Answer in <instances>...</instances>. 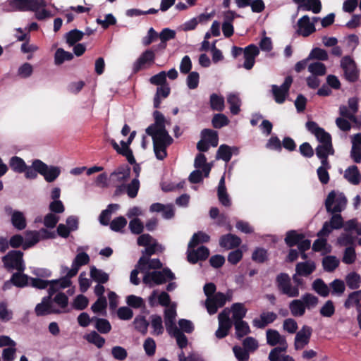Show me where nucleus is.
Returning <instances> with one entry per match:
<instances>
[{"instance_id":"1","label":"nucleus","mask_w":361,"mask_h":361,"mask_svg":"<svg viewBox=\"0 0 361 361\" xmlns=\"http://www.w3.org/2000/svg\"><path fill=\"white\" fill-rule=\"evenodd\" d=\"M329 221L324 224L322 229L319 232L318 235L326 236L334 229H339L344 227L345 233H342L337 240L338 243L341 246L351 245L354 243L355 238L353 235L355 231L357 235H361V224L355 219H351L343 224L341 214L334 213Z\"/></svg>"},{"instance_id":"2","label":"nucleus","mask_w":361,"mask_h":361,"mask_svg":"<svg viewBox=\"0 0 361 361\" xmlns=\"http://www.w3.org/2000/svg\"><path fill=\"white\" fill-rule=\"evenodd\" d=\"M154 123L146 129V133L153 140L154 151L158 159H163L166 156V147L173 141L166 130V123L164 116L158 111L154 112Z\"/></svg>"},{"instance_id":"3","label":"nucleus","mask_w":361,"mask_h":361,"mask_svg":"<svg viewBox=\"0 0 361 361\" xmlns=\"http://www.w3.org/2000/svg\"><path fill=\"white\" fill-rule=\"evenodd\" d=\"M143 255L138 261L137 268L140 272L144 273L143 283L149 286L153 287L162 284L167 280L174 279L173 274L169 269H164L162 271H149L150 269H160L162 266L159 259H149Z\"/></svg>"},{"instance_id":"4","label":"nucleus","mask_w":361,"mask_h":361,"mask_svg":"<svg viewBox=\"0 0 361 361\" xmlns=\"http://www.w3.org/2000/svg\"><path fill=\"white\" fill-rule=\"evenodd\" d=\"M9 5L11 11H35L38 20H44L53 16V14L44 8V0H10Z\"/></svg>"},{"instance_id":"5","label":"nucleus","mask_w":361,"mask_h":361,"mask_svg":"<svg viewBox=\"0 0 361 361\" xmlns=\"http://www.w3.org/2000/svg\"><path fill=\"white\" fill-rule=\"evenodd\" d=\"M347 199L342 192L333 190L330 192L325 201L326 211L329 213H340L345 209Z\"/></svg>"},{"instance_id":"6","label":"nucleus","mask_w":361,"mask_h":361,"mask_svg":"<svg viewBox=\"0 0 361 361\" xmlns=\"http://www.w3.org/2000/svg\"><path fill=\"white\" fill-rule=\"evenodd\" d=\"M233 292L232 290H228L226 293H216L213 296L207 298L205 307L209 314H215L218 309L223 307L227 301H231L233 298Z\"/></svg>"},{"instance_id":"7","label":"nucleus","mask_w":361,"mask_h":361,"mask_svg":"<svg viewBox=\"0 0 361 361\" xmlns=\"http://www.w3.org/2000/svg\"><path fill=\"white\" fill-rule=\"evenodd\" d=\"M61 274L63 275V277L59 280L53 281L51 283V286L49 287V293L50 295H54L58 291L64 289L71 286V278L75 276L78 273L73 274V264L71 268H68L66 266L61 267Z\"/></svg>"},{"instance_id":"8","label":"nucleus","mask_w":361,"mask_h":361,"mask_svg":"<svg viewBox=\"0 0 361 361\" xmlns=\"http://www.w3.org/2000/svg\"><path fill=\"white\" fill-rule=\"evenodd\" d=\"M23 252L17 250L10 251L3 257L2 261L5 267L8 269H16L18 271H23L25 265L23 259Z\"/></svg>"},{"instance_id":"9","label":"nucleus","mask_w":361,"mask_h":361,"mask_svg":"<svg viewBox=\"0 0 361 361\" xmlns=\"http://www.w3.org/2000/svg\"><path fill=\"white\" fill-rule=\"evenodd\" d=\"M276 283L279 290L289 298L299 296L300 291L298 286L293 285L289 276L287 274H280L276 277Z\"/></svg>"},{"instance_id":"10","label":"nucleus","mask_w":361,"mask_h":361,"mask_svg":"<svg viewBox=\"0 0 361 361\" xmlns=\"http://www.w3.org/2000/svg\"><path fill=\"white\" fill-rule=\"evenodd\" d=\"M137 244L140 246L145 247L142 254L147 256H151L157 252H161L163 250L162 247L149 234L140 235L137 238Z\"/></svg>"},{"instance_id":"11","label":"nucleus","mask_w":361,"mask_h":361,"mask_svg":"<svg viewBox=\"0 0 361 361\" xmlns=\"http://www.w3.org/2000/svg\"><path fill=\"white\" fill-rule=\"evenodd\" d=\"M219 327L215 332V336L218 338H223L228 334L229 329L232 326V322L229 317V310L224 309L218 317Z\"/></svg>"},{"instance_id":"12","label":"nucleus","mask_w":361,"mask_h":361,"mask_svg":"<svg viewBox=\"0 0 361 361\" xmlns=\"http://www.w3.org/2000/svg\"><path fill=\"white\" fill-rule=\"evenodd\" d=\"M135 134V131L131 132L127 142L121 141V146H119L114 140H110V143L112 145L114 149L119 154L125 156L130 163H133L135 161L133 153L129 149V145L133 140Z\"/></svg>"},{"instance_id":"13","label":"nucleus","mask_w":361,"mask_h":361,"mask_svg":"<svg viewBox=\"0 0 361 361\" xmlns=\"http://www.w3.org/2000/svg\"><path fill=\"white\" fill-rule=\"evenodd\" d=\"M140 188V181L138 178H135L128 184H121L117 185L114 195L119 196L123 193H126L130 198H135Z\"/></svg>"},{"instance_id":"14","label":"nucleus","mask_w":361,"mask_h":361,"mask_svg":"<svg viewBox=\"0 0 361 361\" xmlns=\"http://www.w3.org/2000/svg\"><path fill=\"white\" fill-rule=\"evenodd\" d=\"M306 127L309 131L314 135L319 142V145L331 143V137L330 134L326 132L323 128L319 127L315 122H307Z\"/></svg>"},{"instance_id":"15","label":"nucleus","mask_w":361,"mask_h":361,"mask_svg":"<svg viewBox=\"0 0 361 361\" xmlns=\"http://www.w3.org/2000/svg\"><path fill=\"white\" fill-rule=\"evenodd\" d=\"M292 82V78L290 76H288L280 87L275 85H272L273 94L274 96L275 101L277 103L281 104L285 101Z\"/></svg>"},{"instance_id":"16","label":"nucleus","mask_w":361,"mask_h":361,"mask_svg":"<svg viewBox=\"0 0 361 361\" xmlns=\"http://www.w3.org/2000/svg\"><path fill=\"white\" fill-rule=\"evenodd\" d=\"M316 30L314 22H311L308 16L300 18L297 23L296 33L302 37H307Z\"/></svg>"},{"instance_id":"17","label":"nucleus","mask_w":361,"mask_h":361,"mask_svg":"<svg viewBox=\"0 0 361 361\" xmlns=\"http://www.w3.org/2000/svg\"><path fill=\"white\" fill-rule=\"evenodd\" d=\"M341 65L344 71L345 77L348 80L354 82L357 79L358 72L355 63L350 57H343Z\"/></svg>"},{"instance_id":"18","label":"nucleus","mask_w":361,"mask_h":361,"mask_svg":"<svg viewBox=\"0 0 361 361\" xmlns=\"http://www.w3.org/2000/svg\"><path fill=\"white\" fill-rule=\"evenodd\" d=\"M39 166L40 167H37L39 170V174L48 183L54 182L61 173V169L59 166H48L43 161H42V164H39Z\"/></svg>"},{"instance_id":"19","label":"nucleus","mask_w":361,"mask_h":361,"mask_svg":"<svg viewBox=\"0 0 361 361\" xmlns=\"http://www.w3.org/2000/svg\"><path fill=\"white\" fill-rule=\"evenodd\" d=\"M130 175V169L128 166H119L116 170L110 174V181L117 185L127 181Z\"/></svg>"},{"instance_id":"20","label":"nucleus","mask_w":361,"mask_h":361,"mask_svg":"<svg viewBox=\"0 0 361 361\" xmlns=\"http://www.w3.org/2000/svg\"><path fill=\"white\" fill-rule=\"evenodd\" d=\"M245 61L243 67L247 70H250L255 65V58L259 54V48L255 44H250L243 49Z\"/></svg>"},{"instance_id":"21","label":"nucleus","mask_w":361,"mask_h":361,"mask_svg":"<svg viewBox=\"0 0 361 361\" xmlns=\"http://www.w3.org/2000/svg\"><path fill=\"white\" fill-rule=\"evenodd\" d=\"M49 297L43 298L42 302L37 305L35 307V312L37 315H46L52 313H59V310L56 308L51 300V297L53 295L49 293Z\"/></svg>"},{"instance_id":"22","label":"nucleus","mask_w":361,"mask_h":361,"mask_svg":"<svg viewBox=\"0 0 361 361\" xmlns=\"http://www.w3.org/2000/svg\"><path fill=\"white\" fill-rule=\"evenodd\" d=\"M312 334V329L307 326H303L302 329L297 332L295 338V348L297 350L302 349L310 341Z\"/></svg>"},{"instance_id":"23","label":"nucleus","mask_w":361,"mask_h":361,"mask_svg":"<svg viewBox=\"0 0 361 361\" xmlns=\"http://www.w3.org/2000/svg\"><path fill=\"white\" fill-rule=\"evenodd\" d=\"M6 211L10 215L11 224L15 228L19 231L25 228L26 219L22 212L13 210L11 207L6 208Z\"/></svg>"},{"instance_id":"24","label":"nucleus","mask_w":361,"mask_h":361,"mask_svg":"<svg viewBox=\"0 0 361 361\" xmlns=\"http://www.w3.org/2000/svg\"><path fill=\"white\" fill-rule=\"evenodd\" d=\"M209 255V251L204 246H201L197 250H194V247H190V245H188V260L190 263L195 264L199 260H204L208 257Z\"/></svg>"},{"instance_id":"25","label":"nucleus","mask_w":361,"mask_h":361,"mask_svg":"<svg viewBox=\"0 0 361 361\" xmlns=\"http://www.w3.org/2000/svg\"><path fill=\"white\" fill-rule=\"evenodd\" d=\"M267 342L271 346L279 345V347L288 348V344L284 336L274 329H269L266 332Z\"/></svg>"},{"instance_id":"26","label":"nucleus","mask_w":361,"mask_h":361,"mask_svg":"<svg viewBox=\"0 0 361 361\" xmlns=\"http://www.w3.org/2000/svg\"><path fill=\"white\" fill-rule=\"evenodd\" d=\"M176 317V305H172L166 307L164 311V322L167 332H171L178 329L175 320Z\"/></svg>"},{"instance_id":"27","label":"nucleus","mask_w":361,"mask_h":361,"mask_svg":"<svg viewBox=\"0 0 361 361\" xmlns=\"http://www.w3.org/2000/svg\"><path fill=\"white\" fill-rule=\"evenodd\" d=\"M155 59V54L152 50H146L143 52L134 63L133 68L138 71L146 65L152 64Z\"/></svg>"},{"instance_id":"28","label":"nucleus","mask_w":361,"mask_h":361,"mask_svg":"<svg viewBox=\"0 0 361 361\" xmlns=\"http://www.w3.org/2000/svg\"><path fill=\"white\" fill-rule=\"evenodd\" d=\"M299 4L298 8L303 11H312L314 13H319L322 8L319 0H293Z\"/></svg>"},{"instance_id":"29","label":"nucleus","mask_w":361,"mask_h":361,"mask_svg":"<svg viewBox=\"0 0 361 361\" xmlns=\"http://www.w3.org/2000/svg\"><path fill=\"white\" fill-rule=\"evenodd\" d=\"M334 151L332 143L319 145L316 148V155L321 159V163L326 165L328 161V156L332 155Z\"/></svg>"},{"instance_id":"30","label":"nucleus","mask_w":361,"mask_h":361,"mask_svg":"<svg viewBox=\"0 0 361 361\" xmlns=\"http://www.w3.org/2000/svg\"><path fill=\"white\" fill-rule=\"evenodd\" d=\"M276 318L277 314L273 312H262L259 318H255L253 320V325L257 328H264L274 322Z\"/></svg>"},{"instance_id":"31","label":"nucleus","mask_w":361,"mask_h":361,"mask_svg":"<svg viewBox=\"0 0 361 361\" xmlns=\"http://www.w3.org/2000/svg\"><path fill=\"white\" fill-rule=\"evenodd\" d=\"M150 211L152 212H162L164 219H169L174 216V210L171 204H162L154 203L150 206Z\"/></svg>"},{"instance_id":"32","label":"nucleus","mask_w":361,"mask_h":361,"mask_svg":"<svg viewBox=\"0 0 361 361\" xmlns=\"http://www.w3.org/2000/svg\"><path fill=\"white\" fill-rule=\"evenodd\" d=\"M194 166L197 169H201L204 177H208L212 169V164L211 163H207L205 156L199 153L195 159Z\"/></svg>"},{"instance_id":"33","label":"nucleus","mask_w":361,"mask_h":361,"mask_svg":"<svg viewBox=\"0 0 361 361\" xmlns=\"http://www.w3.org/2000/svg\"><path fill=\"white\" fill-rule=\"evenodd\" d=\"M344 178L353 185H358L361 181V173L358 168L355 166H350L344 172Z\"/></svg>"},{"instance_id":"34","label":"nucleus","mask_w":361,"mask_h":361,"mask_svg":"<svg viewBox=\"0 0 361 361\" xmlns=\"http://www.w3.org/2000/svg\"><path fill=\"white\" fill-rule=\"evenodd\" d=\"M316 269V264L312 260H307L303 262H299L296 264L295 272L302 276H308Z\"/></svg>"},{"instance_id":"35","label":"nucleus","mask_w":361,"mask_h":361,"mask_svg":"<svg viewBox=\"0 0 361 361\" xmlns=\"http://www.w3.org/2000/svg\"><path fill=\"white\" fill-rule=\"evenodd\" d=\"M241 243L240 238L235 235L227 234L223 235L219 240L221 247L227 250L238 247Z\"/></svg>"},{"instance_id":"36","label":"nucleus","mask_w":361,"mask_h":361,"mask_svg":"<svg viewBox=\"0 0 361 361\" xmlns=\"http://www.w3.org/2000/svg\"><path fill=\"white\" fill-rule=\"evenodd\" d=\"M218 197L219 202L226 207H229L231 204L229 196L226 192V188L225 185V176L224 175L219 183L218 186Z\"/></svg>"},{"instance_id":"37","label":"nucleus","mask_w":361,"mask_h":361,"mask_svg":"<svg viewBox=\"0 0 361 361\" xmlns=\"http://www.w3.org/2000/svg\"><path fill=\"white\" fill-rule=\"evenodd\" d=\"M82 247L78 248V253L75 256V259L73 261V272L78 273L80 267L88 264L90 261L89 255L84 252H80Z\"/></svg>"},{"instance_id":"38","label":"nucleus","mask_w":361,"mask_h":361,"mask_svg":"<svg viewBox=\"0 0 361 361\" xmlns=\"http://www.w3.org/2000/svg\"><path fill=\"white\" fill-rule=\"evenodd\" d=\"M228 310L229 314L231 312L232 313V319L234 322L236 321H242L247 313V309L244 304L240 302L233 304L231 309H228Z\"/></svg>"},{"instance_id":"39","label":"nucleus","mask_w":361,"mask_h":361,"mask_svg":"<svg viewBox=\"0 0 361 361\" xmlns=\"http://www.w3.org/2000/svg\"><path fill=\"white\" fill-rule=\"evenodd\" d=\"M227 102L230 105V111L231 114L236 115L240 112L241 101L238 94L229 93L227 95Z\"/></svg>"},{"instance_id":"40","label":"nucleus","mask_w":361,"mask_h":361,"mask_svg":"<svg viewBox=\"0 0 361 361\" xmlns=\"http://www.w3.org/2000/svg\"><path fill=\"white\" fill-rule=\"evenodd\" d=\"M291 314L294 317H302L305 312V305L302 300H293L289 304Z\"/></svg>"},{"instance_id":"41","label":"nucleus","mask_w":361,"mask_h":361,"mask_svg":"<svg viewBox=\"0 0 361 361\" xmlns=\"http://www.w3.org/2000/svg\"><path fill=\"white\" fill-rule=\"evenodd\" d=\"M170 94V87L169 85H164L159 86L157 89V92L154 98V108H159L161 104V99L166 98Z\"/></svg>"},{"instance_id":"42","label":"nucleus","mask_w":361,"mask_h":361,"mask_svg":"<svg viewBox=\"0 0 361 361\" xmlns=\"http://www.w3.org/2000/svg\"><path fill=\"white\" fill-rule=\"evenodd\" d=\"M119 205L118 204H110L106 209L102 212L99 215V222L101 224L107 226L113 212L118 209Z\"/></svg>"},{"instance_id":"43","label":"nucleus","mask_w":361,"mask_h":361,"mask_svg":"<svg viewBox=\"0 0 361 361\" xmlns=\"http://www.w3.org/2000/svg\"><path fill=\"white\" fill-rule=\"evenodd\" d=\"M22 272L23 271H18L12 275L11 281L13 285L20 288L30 285V277Z\"/></svg>"},{"instance_id":"44","label":"nucleus","mask_w":361,"mask_h":361,"mask_svg":"<svg viewBox=\"0 0 361 361\" xmlns=\"http://www.w3.org/2000/svg\"><path fill=\"white\" fill-rule=\"evenodd\" d=\"M304 238V234L296 231H290L287 232L285 238V242L289 247L298 245L300 240Z\"/></svg>"},{"instance_id":"45","label":"nucleus","mask_w":361,"mask_h":361,"mask_svg":"<svg viewBox=\"0 0 361 361\" xmlns=\"http://www.w3.org/2000/svg\"><path fill=\"white\" fill-rule=\"evenodd\" d=\"M320 238L314 241L312 249L317 252H321L323 255L331 252V247L326 239L322 238L323 236L319 235Z\"/></svg>"},{"instance_id":"46","label":"nucleus","mask_w":361,"mask_h":361,"mask_svg":"<svg viewBox=\"0 0 361 361\" xmlns=\"http://www.w3.org/2000/svg\"><path fill=\"white\" fill-rule=\"evenodd\" d=\"M39 164H42V161L39 159H35L32 161L31 166H26V170L24 171L25 176L27 179H35L37 177V173H39Z\"/></svg>"},{"instance_id":"47","label":"nucleus","mask_w":361,"mask_h":361,"mask_svg":"<svg viewBox=\"0 0 361 361\" xmlns=\"http://www.w3.org/2000/svg\"><path fill=\"white\" fill-rule=\"evenodd\" d=\"M90 276L93 280L99 283H104L109 280L108 274L94 267L90 268Z\"/></svg>"},{"instance_id":"48","label":"nucleus","mask_w":361,"mask_h":361,"mask_svg":"<svg viewBox=\"0 0 361 361\" xmlns=\"http://www.w3.org/2000/svg\"><path fill=\"white\" fill-rule=\"evenodd\" d=\"M9 164L12 170L16 173H23L26 170V164L23 159L18 157L11 158Z\"/></svg>"},{"instance_id":"49","label":"nucleus","mask_w":361,"mask_h":361,"mask_svg":"<svg viewBox=\"0 0 361 361\" xmlns=\"http://www.w3.org/2000/svg\"><path fill=\"white\" fill-rule=\"evenodd\" d=\"M326 66L324 63L316 61L310 63L308 65V71L314 75L322 76L326 73Z\"/></svg>"},{"instance_id":"50","label":"nucleus","mask_w":361,"mask_h":361,"mask_svg":"<svg viewBox=\"0 0 361 361\" xmlns=\"http://www.w3.org/2000/svg\"><path fill=\"white\" fill-rule=\"evenodd\" d=\"M202 137L208 144H210L213 147H216L218 145V135L217 133L209 129H204L201 133Z\"/></svg>"},{"instance_id":"51","label":"nucleus","mask_w":361,"mask_h":361,"mask_svg":"<svg viewBox=\"0 0 361 361\" xmlns=\"http://www.w3.org/2000/svg\"><path fill=\"white\" fill-rule=\"evenodd\" d=\"M25 243L23 244V249L27 250L32 246H34L36 243H37L39 240L37 233V231H30L25 233Z\"/></svg>"},{"instance_id":"52","label":"nucleus","mask_w":361,"mask_h":361,"mask_svg":"<svg viewBox=\"0 0 361 361\" xmlns=\"http://www.w3.org/2000/svg\"><path fill=\"white\" fill-rule=\"evenodd\" d=\"M151 326L153 329L152 334L154 335H160L164 331V326L162 324V319L159 315L151 316Z\"/></svg>"},{"instance_id":"53","label":"nucleus","mask_w":361,"mask_h":361,"mask_svg":"<svg viewBox=\"0 0 361 361\" xmlns=\"http://www.w3.org/2000/svg\"><path fill=\"white\" fill-rule=\"evenodd\" d=\"M210 105L213 110L221 111L224 109V98L216 94L210 96Z\"/></svg>"},{"instance_id":"54","label":"nucleus","mask_w":361,"mask_h":361,"mask_svg":"<svg viewBox=\"0 0 361 361\" xmlns=\"http://www.w3.org/2000/svg\"><path fill=\"white\" fill-rule=\"evenodd\" d=\"M331 168L329 163L326 165L322 164V165L317 169V173L319 181L322 184H327L329 181V174L328 170Z\"/></svg>"},{"instance_id":"55","label":"nucleus","mask_w":361,"mask_h":361,"mask_svg":"<svg viewBox=\"0 0 361 361\" xmlns=\"http://www.w3.org/2000/svg\"><path fill=\"white\" fill-rule=\"evenodd\" d=\"M235 334L238 338H242L248 334L250 331L248 324L242 320L234 322Z\"/></svg>"},{"instance_id":"56","label":"nucleus","mask_w":361,"mask_h":361,"mask_svg":"<svg viewBox=\"0 0 361 361\" xmlns=\"http://www.w3.org/2000/svg\"><path fill=\"white\" fill-rule=\"evenodd\" d=\"M73 57V56L71 53L59 48L55 53L54 61L56 65H60L66 61L71 60Z\"/></svg>"},{"instance_id":"57","label":"nucleus","mask_w":361,"mask_h":361,"mask_svg":"<svg viewBox=\"0 0 361 361\" xmlns=\"http://www.w3.org/2000/svg\"><path fill=\"white\" fill-rule=\"evenodd\" d=\"M159 37L161 41L159 47L161 49H165L166 47V42L169 39H172L175 38L176 32L169 28H164L159 33Z\"/></svg>"},{"instance_id":"58","label":"nucleus","mask_w":361,"mask_h":361,"mask_svg":"<svg viewBox=\"0 0 361 361\" xmlns=\"http://www.w3.org/2000/svg\"><path fill=\"white\" fill-rule=\"evenodd\" d=\"M312 288L321 296L326 297L329 293V287L322 279H316L313 282Z\"/></svg>"},{"instance_id":"59","label":"nucleus","mask_w":361,"mask_h":361,"mask_svg":"<svg viewBox=\"0 0 361 361\" xmlns=\"http://www.w3.org/2000/svg\"><path fill=\"white\" fill-rule=\"evenodd\" d=\"M209 239L210 237L207 233L198 232L192 235L188 245H190V247H195L200 243L208 242Z\"/></svg>"},{"instance_id":"60","label":"nucleus","mask_w":361,"mask_h":361,"mask_svg":"<svg viewBox=\"0 0 361 361\" xmlns=\"http://www.w3.org/2000/svg\"><path fill=\"white\" fill-rule=\"evenodd\" d=\"M232 157L231 148L226 145H222L219 147L216 153V159H222L228 162Z\"/></svg>"},{"instance_id":"61","label":"nucleus","mask_w":361,"mask_h":361,"mask_svg":"<svg viewBox=\"0 0 361 361\" xmlns=\"http://www.w3.org/2000/svg\"><path fill=\"white\" fill-rule=\"evenodd\" d=\"M95 321V327L101 334H107L111 329L109 322L105 319L92 318Z\"/></svg>"},{"instance_id":"62","label":"nucleus","mask_w":361,"mask_h":361,"mask_svg":"<svg viewBox=\"0 0 361 361\" xmlns=\"http://www.w3.org/2000/svg\"><path fill=\"white\" fill-rule=\"evenodd\" d=\"M133 325L137 331L145 334L147 331L149 324L144 316H137L134 319Z\"/></svg>"},{"instance_id":"63","label":"nucleus","mask_w":361,"mask_h":361,"mask_svg":"<svg viewBox=\"0 0 361 361\" xmlns=\"http://www.w3.org/2000/svg\"><path fill=\"white\" fill-rule=\"evenodd\" d=\"M324 269L327 271L334 270L339 264V260L334 256H327L323 259Z\"/></svg>"},{"instance_id":"64","label":"nucleus","mask_w":361,"mask_h":361,"mask_svg":"<svg viewBox=\"0 0 361 361\" xmlns=\"http://www.w3.org/2000/svg\"><path fill=\"white\" fill-rule=\"evenodd\" d=\"M287 348L284 347H276L273 348L269 354V361H283L285 356L282 355L283 353H285Z\"/></svg>"}]
</instances>
